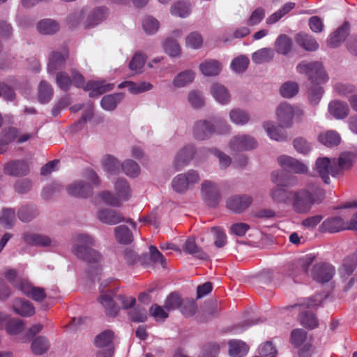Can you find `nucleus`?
Listing matches in <instances>:
<instances>
[{
    "mask_svg": "<svg viewBox=\"0 0 357 357\" xmlns=\"http://www.w3.org/2000/svg\"><path fill=\"white\" fill-rule=\"evenodd\" d=\"M195 153V148L191 144L182 147L176 154L172 162V167L176 172L181 171L192 160Z\"/></svg>",
    "mask_w": 357,
    "mask_h": 357,
    "instance_id": "nucleus-13",
    "label": "nucleus"
},
{
    "mask_svg": "<svg viewBox=\"0 0 357 357\" xmlns=\"http://www.w3.org/2000/svg\"><path fill=\"white\" fill-rule=\"evenodd\" d=\"M210 93L215 100L222 105H227L231 101L229 91L220 83L213 82L210 86Z\"/></svg>",
    "mask_w": 357,
    "mask_h": 357,
    "instance_id": "nucleus-23",
    "label": "nucleus"
},
{
    "mask_svg": "<svg viewBox=\"0 0 357 357\" xmlns=\"http://www.w3.org/2000/svg\"><path fill=\"white\" fill-rule=\"evenodd\" d=\"M280 92L285 98H292L298 92V85L294 82H287L281 86Z\"/></svg>",
    "mask_w": 357,
    "mask_h": 357,
    "instance_id": "nucleus-63",
    "label": "nucleus"
},
{
    "mask_svg": "<svg viewBox=\"0 0 357 357\" xmlns=\"http://www.w3.org/2000/svg\"><path fill=\"white\" fill-rule=\"evenodd\" d=\"M180 310L183 316L186 317H192L196 313L197 305L194 300L185 298L182 300Z\"/></svg>",
    "mask_w": 357,
    "mask_h": 357,
    "instance_id": "nucleus-64",
    "label": "nucleus"
},
{
    "mask_svg": "<svg viewBox=\"0 0 357 357\" xmlns=\"http://www.w3.org/2000/svg\"><path fill=\"white\" fill-rule=\"evenodd\" d=\"M182 248L185 253L193 255L199 259L206 260L208 259L207 254L197 245L195 240L192 238H188Z\"/></svg>",
    "mask_w": 357,
    "mask_h": 357,
    "instance_id": "nucleus-39",
    "label": "nucleus"
},
{
    "mask_svg": "<svg viewBox=\"0 0 357 357\" xmlns=\"http://www.w3.org/2000/svg\"><path fill=\"white\" fill-rule=\"evenodd\" d=\"M187 99L190 106L195 109L204 107L205 100L202 93L197 90H191L188 93Z\"/></svg>",
    "mask_w": 357,
    "mask_h": 357,
    "instance_id": "nucleus-60",
    "label": "nucleus"
},
{
    "mask_svg": "<svg viewBox=\"0 0 357 357\" xmlns=\"http://www.w3.org/2000/svg\"><path fill=\"white\" fill-rule=\"evenodd\" d=\"M328 112L335 119H342L348 116L349 109L347 102L341 100H333L328 105Z\"/></svg>",
    "mask_w": 357,
    "mask_h": 357,
    "instance_id": "nucleus-34",
    "label": "nucleus"
},
{
    "mask_svg": "<svg viewBox=\"0 0 357 357\" xmlns=\"http://www.w3.org/2000/svg\"><path fill=\"white\" fill-rule=\"evenodd\" d=\"M195 78V73L192 70H185L176 75L172 81L175 89H181L192 84Z\"/></svg>",
    "mask_w": 357,
    "mask_h": 357,
    "instance_id": "nucleus-28",
    "label": "nucleus"
},
{
    "mask_svg": "<svg viewBox=\"0 0 357 357\" xmlns=\"http://www.w3.org/2000/svg\"><path fill=\"white\" fill-rule=\"evenodd\" d=\"M335 274L334 267L328 264L319 263L313 266L310 272L311 277L318 282H327Z\"/></svg>",
    "mask_w": 357,
    "mask_h": 357,
    "instance_id": "nucleus-15",
    "label": "nucleus"
},
{
    "mask_svg": "<svg viewBox=\"0 0 357 357\" xmlns=\"http://www.w3.org/2000/svg\"><path fill=\"white\" fill-rule=\"evenodd\" d=\"M37 31L43 35H52L60 29L59 24L52 19H43L36 25Z\"/></svg>",
    "mask_w": 357,
    "mask_h": 357,
    "instance_id": "nucleus-37",
    "label": "nucleus"
},
{
    "mask_svg": "<svg viewBox=\"0 0 357 357\" xmlns=\"http://www.w3.org/2000/svg\"><path fill=\"white\" fill-rule=\"evenodd\" d=\"M315 259V257L310 254L307 255L300 258L296 263V271L294 272L293 274H299L301 272L304 273L306 275H310L309 268L312 264Z\"/></svg>",
    "mask_w": 357,
    "mask_h": 357,
    "instance_id": "nucleus-53",
    "label": "nucleus"
},
{
    "mask_svg": "<svg viewBox=\"0 0 357 357\" xmlns=\"http://www.w3.org/2000/svg\"><path fill=\"white\" fill-rule=\"evenodd\" d=\"M54 91L50 84L47 82L43 80L40 82L38 86V101L42 104L49 102L52 96Z\"/></svg>",
    "mask_w": 357,
    "mask_h": 357,
    "instance_id": "nucleus-51",
    "label": "nucleus"
},
{
    "mask_svg": "<svg viewBox=\"0 0 357 357\" xmlns=\"http://www.w3.org/2000/svg\"><path fill=\"white\" fill-rule=\"evenodd\" d=\"M121 168L123 172L130 178H135L138 176L141 171L139 165L136 162L130 159L126 160L121 164Z\"/></svg>",
    "mask_w": 357,
    "mask_h": 357,
    "instance_id": "nucleus-59",
    "label": "nucleus"
},
{
    "mask_svg": "<svg viewBox=\"0 0 357 357\" xmlns=\"http://www.w3.org/2000/svg\"><path fill=\"white\" fill-rule=\"evenodd\" d=\"M291 342L296 347H303L301 355H303L304 351H308L311 347V344L307 341V333L303 329H295L291 332Z\"/></svg>",
    "mask_w": 357,
    "mask_h": 357,
    "instance_id": "nucleus-29",
    "label": "nucleus"
},
{
    "mask_svg": "<svg viewBox=\"0 0 357 357\" xmlns=\"http://www.w3.org/2000/svg\"><path fill=\"white\" fill-rule=\"evenodd\" d=\"M113 337V332L109 330L105 331L97 335L95 340V344L98 347L102 349L99 352L104 353L109 349L111 350L112 354H113V349L112 345Z\"/></svg>",
    "mask_w": 357,
    "mask_h": 357,
    "instance_id": "nucleus-40",
    "label": "nucleus"
},
{
    "mask_svg": "<svg viewBox=\"0 0 357 357\" xmlns=\"http://www.w3.org/2000/svg\"><path fill=\"white\" fill-rule=\"evenodd\" d=\"M22 239L26 244L31 246L54 248L57 245L56 241L49 236L29 231L22 233Z\"/></svg>",
    "mask_w": 357,
    "mask_h": 357,
    "instance_id": "nucleus-11",
    "label": "nucleus"
},
{
    "mask_svg": "<svg viewBox=\"0 0 357 357\" xmlns=\"http://www.w3.org/2000/svg\"><path fill=\"white\" fill-rule=\"evenodd\" d=\"M98 219L102 223L109 225H115L125 221L128 223L132 229L135 230L137 225L130 218L125 220L123 215L119 211L110 208H101L97 213Z\"/></svg>",
    "mask_w": 357,
    "mask_h": 357,
    "instance_id": "nucleus-10",
    "label": "nucleus"
},
{
    "mask_svg": "<svg viewBox=\"0 0 357 357\" xmlns=\"http://www.w3.org/2000/svg\"><path fill=\"white\" fill-rule=\"evenodd\" d=\"M349 23L344 22L341 26L328 36L327 39L328 45L333 48L339 47L349 36Z\"/></svg>",
    "mask_w": 357,
    "mask_h": 357,
    "instance_id": "nucleus-22",
    "label": "nucleus"
},
{
    "mask_svg": "<svg viewBox=\"0 0 357 357\" xmlns=\"http://www.w3.org/2000/svg\"><path fill=\"white\" fill-rule=\"evenodd\" d=\"M101 163L104 169L111 174H116L121 166L120 162L116 158L110 155L105 156Z\"/></svg>",
    "mask_w": 357,
    "mask_h": 357,
    "instance_id": "nucleus-57",
    "label": "nucleus"
},
{
    "mask_svg": "<svg viewBox=\"0 0 357 357\" xmlns=\"http://www.w3.org/2000/svg\"><path fill=\"white\" fill-rule=\"evenodd\" d=\"M68 193L77 197H86L91 194V186L82 180L74 181L66 188Z\"/></svg>",
    "mask_w": 357,
    "mask_h": 357,
    "instance_id": "nucleus-24",
    "label": "nucleus"
},
{
    "mask_svg": "<svg viewBox=\"0 0 357 357\" xmlns=\"http://www.w3.org/2000/svg\"><path fill=\"white\" fill-rule=\"evenodd\" d=\"M164 52L171 57H178L181 55V50L178 43L172 38H167L163 44Z\"/></svg>",
    "mask_w": 357,
    "mask_h": 357,
    "instance_id": "nucleus-58",
    "label": "nucleus"
},
{
    "mask_svg": "<svg viewBox=\"0 0 357 357\" xmlns=\"http://www.w3.org/2000/svg\"><path fill=\"white\" fill-rule=\"evenodd\" d=\"M39 212L36 206L33 204H24L21 206L17 211V216L22 222L28 223L36 218Z\"/></svg>",
    "mask_w": 357,
    "mask_h": 357,
    "instance_id": "nucleus-31",
    "label": "nucleus"
},
{
    "mask_svg": "<svg viewBox=\"0 0 357 357\" xmlns=\"http://www.w3.org/2000/svg\"><path fill=\"white\" fill-rule=\"evenodd\" d=\"M200 180L199 173L192 169L176 175L172 178L170 185L176 193L184 195L197 185Z\"/></svg>",
    "mask_w": 357,
    "mask_h": 357,
    "instance_id": "nucleus-5",
    "label": "nucleus"
},
{
    "mask_svg": "<svg viewBox=\"0 0 357 357\" xmlns=\"http://www.w3.org/2000/svg\"><path fill=\"white\" fill-rule=\"evenodd\" d=\"M228 146L232 151L243 152L255 149L258 143L254 137L246 134H241L233 136L229 140Z\"/></svg>",
    "mask_w": 357,
    "mask_h": 357,
    "instance_id": "nucleus-9",
    "label": "nucleus"
},
{
    "mask_svg": "<svg viewBox=\"0 0 357 357\" xmlns=\"http://www.w3.org/2000/svg\"><path fill=\"white\" fill-rule=\"evenodd\" d=\"M29 169L26 162L23 160H13L7 162L4 166L5 174L14 176H21L29 174Z\"/></svg>",
    "mask_w": 357,
    "mask_h": 357,
    "instance_id": "nucleus-25",
    "label": "nucleus"
},
{
    "mask_svg": "<svg viewBox=\"0 0 357 357\" xmlns=\"http://www.w3.org/2000/svg\"><path fill=\"white\" fill-rule=\"evenodd\" d=\"M50 346V342L45 337L38 336L32 342L31 350L35 354L41 355L49 349Z\"/></svg>",
    "mask_w": 357,
    "mask_h": 357,
    "instance_id": "nucleus-56",
    "label": "nucleus"
},
{
    "mask_svg": "<svg viewBox=\"0 0 357 357\" xmlns=\"http://www.w3.org/2000/svg\"><path fill=\"white\" fill-rule=\"evenodd\" d=\"M333 91L340 96H347L356 91L354 85L347 82H337L333 85Z\"/></svg>",
    "mask_w": 357,
    "mask_h": 357,
    "instance_id": "nucleus-62",
    "label": "nucleus"
},
{
    "mask_svg": "<svg viewBox=\"0 0 357 357\" xmlns=\"http://www.w3.org/2000/svg\"><path fill=\"white\" fill-rule=\"evenodd\" d=\"M299 74L307 77L310 84H324L329 77L322 63L319 61H303L296 66Z\"/></svg>",
    "mask_w": 357,
    "mask_h": 357,
    "instance_id": "nucleus-4",
    "label": "nucleus"
},
{
    "mask_svg": "<svg viewBox=\"0 0 357 357\" xmlns=\"http://www.w3.org/2000/svg\"><path fill=\"white\" fill-rule=\"evenodd\" d=\"M263 128L268 136L273 140L282 142L287 138V133L282 128V126H276L272 121H266L263 123Z\"/></svg>",
    "mask_w": 357,
    "mask_h": 357,
    "instance_id": "nucleus-30",
    "label": "nucleus"
},
{
    "mask_svg": "<svg viewBox=\"0 0 357 357\" xmlns=\"http://www.w3.org/2000/svg\"><path fill=\"white\" fill-rule=\"evenodd\" d=\"M296 43L308 52L316 51L319 48V44L315 38L305 33H298L295 36Z\"/></svg>",
    "mask_w": 357,
    "mask_h": 357,
    "instance_id": "nucleus-35",
    "label": "nucleus"
},
{
    "mask_svg": "<svg viewBox=\"0 0 357 357\" xmlns=\"http://www.w3.org/2000/svg\"><path fill=\"white\" fill-rule=\"evenodd\" d=\"M146 60L145 54L141 52H137L134 54L132 59L129 63V68L131 71H133L135 74H139L142 72V69L144 66Z\"/></svg>",
    "mask_w": 357,
    "mask_h": 357,
    "instance_id": "nucleus-55",
    "label": "nucleus"
},
{
    "mask_svg": "<svg viewBox=\"0 0 357 357\" xmlns=\"http://www.w3.org/2000/svg\"><path fill=\"white\" fill-rule=\"evenodd\" d=\"M13 307L14 311L22 317H31L35 313V308L32 303L22 298L15 299Z\"/></svg>",
    "mask_w": 357,
    "mask_h": 357,
    "instance_id": "nucleus-36",
    "label": "nucleus"
},
{
    "mask_svg": "<svg viewBox=\"0 0 357 357\" xmlns=\"http://www.w3.org/2000/svg\"><path fill=\"white\" fill-rule=\"evenodd\" d=\"M200 195L208 206H215L220 199L218 183L211 180H204L200 185Z\"/></svg>",
    "mask_w": 357,
    "mask_h": 357,
    "instance_id": "nucleus-8",
    "label": "nucleus"
},
{
    "mask_svg": "<svg viewBox=\"0 0 357 357\" xmlns=\"http://www.w3.org/2000/svg\"><path fill=\"white\" fill-rule=\"evenodd\" d=\"M230 121L237 126H245L250 121V114L248 111L235 107L231 109L229 112Z\"/></svg>",
    "mask_w": 357,
    "mask_h": 357,
    "instance_id": "nucleus-33",
    "label": "nucleus"
},
{
    "mask_svg": "<svg viewBox=\"0 0 357 357\" xmlns=\"http://www.w3.org/2000/svg\"><path fill=\"white\" fill-rule=\"evenodd\" d=\"M108 283L109 281L105 280L100 286L101 294L99 297V302L104 307L106 314L109 317H114L119 314V307L115 304L112 295L104 291V288Z\"/></svg>",
    "mask_w": 357,
    "mask_h": 357,
    "instance_id": "nucleus-17",
    "label": "nucleus"
},
{
    "mask_svg": "<svg viewBox=\"0 0 357 357\" xmlns=\"http://www.w3.org/2000/svg\"><path fill=\"white\" fill-rule=\"evenodd\" d=\"M96 240L88 234H77L74 236L72 252L79 259L88 264H98L102 259L101 254L92 248Z\"/></svg>",
    "mask_w": 357,
    "mask_h": 357,
    "instance_id": "nucleus-2",
    "label": "nucleus"
},
{
    "mask_svg": "<svg viewBox=\"0 0 357 357\" xmlns=\"http://www.w3.org/2000/svg\"><path fill=\"white\" fill-rule=\"evenodd\" d=\"M275 56L274 50L270 47L258 50L252 54V60L257 64L271 61Z\"/></svg>",
    "mask_w": 357,
    "mask_h": 357,
    "instance_id": "nucleus-44",
    "label": "nucleus"
},
{
    "mask_svg": "<svg viewBox=\"0 0 357 357\" xmlns=\"http://www.w3.org/2000/svg\"><path fill=\"white\" fill-rule=\"evenodd\" d=\"M333 160L335 167H333L332 172H337V175L352 165L351 155L348 153H343L338 159L333 158Z\"/></svg>",
    "mask_w": 357,
    "mask_h": 357,
    "instance_id": "nucleus-47",
    "label": "nucleus"
},
{
    "mask_svg": "<svg viewBox=\"0 0 357 357\" xmlns=\"http://www.w3.org/2000/svg\"><path fill=\"white\" fill-rule=\"evenodd\" d=\"M160 26V22L152 15H145L142 19V28L148 36L155 34Z\"/></svg>",
    "mask_w": 357,
    "mask_h": 357,
    "instance_id": "nucleus-42",
    "label": "nucleus"
},
{
    "mask_svg": "<svg viewBox=\"0 0 357 357\" xmlns=\"http://www.w3.org/2000/svg\"><path fill=\"white\" fill-rule=\"evenodd\" d=\"M114 235L116 241L122 244H129L133 241L132 231L123 225L114 228Z\"/></svg>",
    "mask_w": 357,
    "mask_h": 357,
    "instance_id": "nucleus-50",
    "label": "nucleus"
},
{
    "mask_svg": "<svg viewBox=\"0 0 357 357\" xmlns=\"http://www.w3.org/2000/svg\"><path fill=\"white\" fill-rule=\"evenodd\" d=\"M199 68L201 73L204 76L208 77L216 76L222 70L220 63L213 59L206 60L202 62Z\"/></svg>",
    "mask_w": 357,
    "mask_h": 357,
    "instance_id": "nucleus-38",
    "label": "nucleus"
},
{
    "mask_svg": "<svg viewBox=\"0 0 357 357\" xmlns=\"http://www.w3.org/2000/svg\"><path fill=\"white\" fill-rule=\"evenodd\" d=\"M252 198L247 195H236L227 200V207L236 213H241L252 203Z\"/></svg>",
    "mask_w": 357,
    "mask_h": 357,
    "instance_id": "nucleus-18",
    "label": "nucleus"
},
{
    "mask_svg": "<svg viewBox=\"0 0 357 357\" xmlns=\"http://www.w3.org/2000/svg\"><path fill=\"white\" fill-rule=\"evenodd\" d=\"M293 40L288 35L280 34L274 42L275 52L278 54L287 56L290 54L293 49Z\"/></svg>",
    "mask_w": 357,
    "mask_h": 357,
    "instance_id": "nucleus-27",
    "label": "nucleus"
},
{
    "mask_svg": "<svg viewBox=\"0 0 357 357\" xmlns=\"http://www.w3.org/2000/svg\"><path fill=\"white\" fill-rule=\"evenodd\" d=\"M340 139V135L333 130H328L321 133L318 136L319 142L327 146H333L339 144Z\"/></svg>",
    "mask_w": 357,
    "mask_h": 357,
    "instance_id": "nucleus-52",
    "label": "nucleus"
},
{
    "mask_svg": "<svg viewBox=\"0 0 357 357\" xmlns=\"http://www.w3.org/2000/svg\"><path fill=\"white\" fill-rule=\"evenodd\" d=\"M335 167L333 160L327 157L319 158L315 162L314 171L326 183H329V176H336L337 172H332Z\"/></svg>",
    "mask_w": 357,
    "mask_h": 357,
    "instance_id": "nucleus-14",
    "label": "nucleus"
},
{
    "mask_svg": "<svg viewBox=\"0 0 357 357\" xmlns=\"http://www.w3.org/2000/svg\"><path fill=\"white\" fill-rule=\"evenodd\" d=\"M278 162L283 169L295 174H305L308 171L307 165L289 155H283L278 157Z\"/></svg>",
    "mask_w": 357,
    "mask_h": 357,
    "instance_id": "nucleus-16",
    "label": "nucleus"
},
{
    "mask_svg": "<svg viewBox=\"0 0 357 357\" xmlns=\"http://www.w3.org/2000/svg\"><path fill=\"white\" fill-rule=\"evenodd\" d=\"M127 87L129 92L132 94H139L149 91L153 89V85L149 82H142L136 83L132 81H125L119 84V88Z\"/></svg>",
    "mask_w": 357,
    "mask_h": 357,
    "instance_id": "nucleus-32",
    "label": "nucleus"
},
{
    "mask_svg": "<svg viewBox=\"0 0 357 357\" xmlns=\"http://www.w3.org/2000/svg\"><path fill=\"white\" fill-rule=\"evenodd\" d=\"M68 52L66 49L63 48L59 51H53L49 56L47 71L49 74H54L63 66Z\"/></svg>",
    "mask_w": 357,
    "mask_h": 357,
    "instance_id": "nucleus-20",
    "label": "nucleus"
},
{
    "mask_svg": "<svg viewBox=\"0 0 357 357\" xmlns=\"http://www.w3.org/2000/svg\"><path fill=\"white\" fill-rule=\"evenodd\" d=\"M275 114L282 127L290 128L293 124L294 117L301 118L304 114V111L298 106H292L287 102H282L277 107Z\"/></svg>",
    "mask_w": 357,
    "mask_h": 357,
    "instance_id": "nucleus-6",
    "label": "nucleus"
},
{
    "mask_svg": "<svg viewBox=\"0 0 357 357\" xmlns=\"http://www.w3.org/2000/svg\"><path fill=\"white\" fill-rule=\"evenodd\" d=\"M114 86V84L106 83L104 80L90 81L85 85L84 90L90 91V97H94L112 91Z\"/></svg>",
    "mask_w": 357,
    "mask_h": 357,
    "instance_id": "nucleus-26",
    "label": "nucleus"
},
{
    "mask_svg": "<svg viewBox=\"0 0 357 357\" xmlns=\"http://www.w3.org/2000/svg\"><path fill=\"white\" fill-rule=\"evenodd\" d=\"M123 94L121 93H116L107 95L102 97L100 101L101 107L107 111L114 110L119 103L123 100Z\"/></svg>",
    "mask_w": 357,
    "mask_h": 357,
    "instance_id": "nucleus-45",
    "label": "nucleus"
},
{
    "mask_svg": "<svg viewBox=\"0 0 357 357\" xmlns=\"http://www.w3.org/2000/svg\"><path fill=\"white\" fill-rule=\"evenodd\" d=\"M107 15L108 9L105 7H97L91 10L89 9L84 26L86 28L94 27L103 22Z\"/></svg>",
    "mask_w": 357,
    "mask_h": 357,
    "instance_id": "nucleus-21",
    "label": "nucleus"
},
{
    "mask_svg": "<svg viewBox=\"0 0 357 357\" xmlns=\"http://www.w3.org/2000/svg\"><path fill=\"white\" fill-rule=\"evenodd\" d=\"M15 223V211L13 208H3L0 214V224L6 229H11Z\"/></svg>",
    "mask_w": 357,
    "mask_h": 357,
    "instance_id": "nucleus-54",
    "label": "nucleus"
},
{
    "mask_svg": "<svg viewBox=\"0 0 357 357\" xmlns=\"http://www.w3.org/2000/svg\"><path fill=\"white\" fill-rule=\"evenodd\" d=\"M15 285H17V289L35 301L40 302L46 297L44 289L33 287L28 281H21L20 283L18 282Z\"/></svg>",
    "mask_w": 357,
    "mask_h": 357,
    "instance_id": "nucleus-19",
    "label": "nucleus"
},
{
    "mask_svg": "<svg viewBox=\"0 0 357 357\" xmlns=\"http://www.w3.org/2000/svg\"><path fill=\"white\" fill-rule=\"evenodd\" d=\"M291 190L275 186L270 191V197L276 204H284L289 206Z\"/></svg>",
    "mask_w": 357,
    "mask_h": 357,
    "instance_id": "nucleus-41",
    "label": "nucleus"
},
{
    "mask_svg": "<svg viewBox=\"0 0 357 357\" xmlns=\"http://www.w3.org/2000/svg\"><path fill=\"white\" fill-rule=\"evenodd\" d=\"M228 344L229 354L231 357H243L248 353V347L241 340H230Z\"/></svg>",
    "mask_w": 357,
    "mask_h": 357,
    "instance_id": "nucleus-46",
    "label": "nucleus"
},
{
    "mask_svg": "<svg viewBox=\"0 0 357 357\" xmlns=\"http://www.w3.org/2000/svg\"><path fill=\"white\" fill-rule=\"evenodd\" d=\"M319 190V186L314 183L292 190L289 206L297 214L309 213L316 202Z\"/></svg>",
    "mask_w": 357,
    "mask_h": 357,
    "instance_id": "nucleus-1",
    "label": "nucleus"
},
{
    "mask_svg": "<svg viewBox=\"0 0 357 357\" xmlns=\"http://www.w3.org/2000/svg\"><path fill=\"white\" fill-rule=\"evenodd\" d=\"M132 196V190L126 179L118 178L114 183V193L105 190L98 194V197L107 205L121 207L124 202Z\"/></svg>",
    "mask_w": 357,
    "mask_h": 357,
    "instance_id": "nucleus-3",
    "label": "nucleus"
},
{
    "mask_svg": "<svg viewBox=\"0 0 357 357\" xmlns=\"http://www.w3.org/2000/svg\"><path fill=\"white\" fill-rule=\"evenodd\" d=\"M321 84H310L307 89V96L311 105H317L324 94V89Z\"/></svg>",
    "mask_w": 357,
    "mask_h": 357,
    "instance_id": "nucleus-49",
    "label": "nucleus"
},
{
    "mask_svg": "<svg viewBox=\"0 0 357 357\" xmlns=\"http://www.w3.org/2000/svg\"><path fill=\"white\" fill-rule=\"evenodd\" d=\"M89 13V8L83 7L82 8L76 9L72 12L68 17V23L72 27H75L80 23L84 22L87 17Z\"/></svg>",
    "mask_w": 357,
    "mask_h": 357,
    "instance_id": "nucleus-48",
    "label": "nucleus"
},
{
    "mask_svg": "<svg viewBox=\"0 0 357 357\" xmlns=\"http://www.w3.org/2000/svg\"><path fill=\"white\" fill-rule=\"evenodd\" d=\"M249 62V59L247 56L241 55L232 60L230 67L234 72L241 73L248 68Z\"/></svg>",
    "mask_w": 357,
    "mask_h": 357,
    "instance_id": "nucleus-61",
    "label": "nucleus"
},
{
    "mask_svg": "<svg viewBox=\"0 0 357 357\" xmlns=\"http://www.w3.org/2000/svg\"><path fill=\"white\" fill-rule=\"evenodd\" d=\"M191 11L190 4L188 1L179 0L172 5L170 13L181 18L188 17Z\"/></svg>",
    "mask_w": 357,
    "mask_h": 357,
    "instance_id": "nucleus-43",
    "label": "nucleus"
},
{
    "mask_svg": "<svg viewBox=\"0 0 357 357\" xmlns=\"http://www.w3.org/2000/svg\"><path fill=\"white\" fill-rule=\"evenodd\" d=\"M215 126L210 121L206 119L198 120L192 126L193 137L200 141L210 139L215 133Z\"/></svg>",
    "mask_w": 357,
    "mask_h": 357,
    "instance_id": "nucleus-12",
    "label": "nucleus"
},
{
    "mask_svg": "<svg viewBox=\"0 0 357 357\" xmlns=\"http://www.w3.org/2000/svg\"><path fill=\"white\" fill-rule=\"evenodd\" d=\"M346 229L357 230V213L351 218L348 226L345 225L342 218L337 216L326 219L320 226L321 231L328 233H336Z\"/></svg>",
    "mask_w": 357,
    "mask_h": 357,
    "instance_id": "nucleus-7",
    "label": "nucleus"
}]
</instances>
